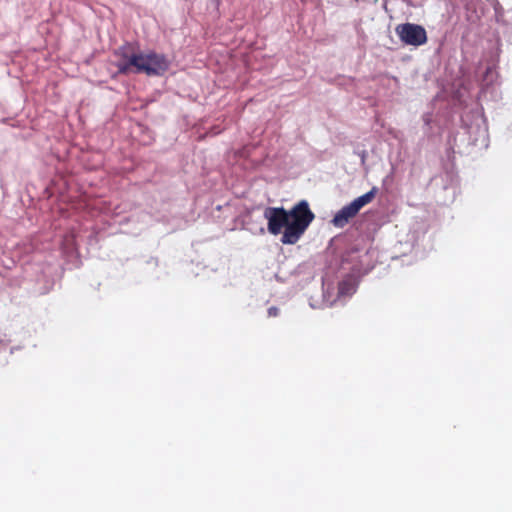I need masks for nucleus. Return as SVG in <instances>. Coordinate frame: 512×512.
Returning a JSON list of instances; mask_svg holds the SVG:
<instances>
[{"label":"nucleus","instance_id":"obj_8","mask_svg":"<svg viewBox=\"0 0 512 512\" xmlns=\"http://www.w3.org/2000/svg\"><path fill=\"white\" fill-rule=\"evenodd\" d=\"M121 60L117 63V67L120 73H127L131 67L135 68V64H132V59L134 57H139V54L132 53L128 55L126 53V48L122 47L120 49Z\"/></svg>","mask_w":512,"mask_h":512},{"label":"nucleus","instance_id":"obj_1","mask_svg":"<svg viewBox=\"0 0 512 512\" xmlns=\"http://www.w3.org/2000/svg\"><path fill=\"white\" fill-rule=\"evenodd\" d=\"M288 216L290 225L283 231L280 241L285 245H293L302 237L315 215L311 211L309 203L306 200H301L288 210Z\"/></svg>","mask_w":512,"mask_h":512},{"label":"nucleus","instance_id":"obj_4","mask_svg":"<svg viewBox=\"0 0 512 512\" xmlns=\"http://www.w3.org/2000/svg\"><path fill=\"white\" fill-rule=\"evenodd\" d=\"M263 217L267 220V230L271 235L283 234L290 225L288 210L284 207H265Z\"/></svg>","mask_w":512,"mask_h":512},{"label":"nucleus","instance_id":"obj_12","mask_svg":"<svg viewBox=\"0 0 512 512\" xmlns=\"http://www.w3.org/2000/svg\"><path fill=\"white\" fill-rule=\"evenodd\" d=\"M259 232H260L261 234H263V233L265 232V229H264L263 227H260V228H259Z\"/></svg>","mask_w":512,"mask_h":512},{"label":"nucleus","instance_id":"obj_2","mask_svg":"<svg viewBox=\"0 0 512 512\" xmlns=\"http://www.w3.org/2000/svg\"><path fill=\"white\" fill-rule=\"evenodd\" d=\"M131 63L135 64L137 73L144 72L149 76L162 75L169 68V61L166 57L157 53L139 54V57H134Z\"/></svg>","mask_w":512,"mask_h":512},{"label":"nucleus","instance_id":"obj_11","mask_svg":"<svg viewBox=\"0 0 512 512\" xmlns=\"http://www.w3.org/2000/svg\"><path fill=\"white\" fill-rule=\"evenodd\" d=\"M429 121H430L429 117H428V116H425V117H424V122L428 125V124H429Z\"/></svg>","mask_w":512,"mask_h":512},{"label":"nucleus","instance_id":"obj_9","mask_svg":"<svg viewBox=\"0 0 512 512\" xmlns=\"http://www.w3.org/2000/svg\"><path fill=\"white\" fill-rule=\"evenodd\" d=\"M377 190V187H373L370 191L366 192L365 194L357 197L352 202H350V204L357 211V213L363 206L367 205L373 200L377 193Z\"/></svg>","mask_w":512,"mask_h":512},{"label":"nucleus","instance_id":"obj_7","mask_svg":"<svg viewBox=\"0 0 512 512\" xmlns=\"http://www.w3.org/2000/svg\"><path fill=\"white\" fill-rule=\"evenodd\" d=\"M356 215L357 211L349 203L336 212L331 222L335 227L343 228Z\"/></svg>","mask_w":512,"mask_h":512},{"label":"nucleus","instance_id":"obj_3","mask_svg":"<svg viewBox=\"0 0 512 512\" xmlns=\"http://www.w3.org/2000/svg\"><path fill=\"white\" fill-rule=\"evenodd\" d=\"M395 33L400 41L408 46L419 47L427 42V32L422 25L402 23L395 27Z\"/></svg>","mask_w":512,"mask_h":512},{"label":"nucleus","instance_id":"obj_5","mask_svg":"<svg viewBox=\"0 0 512 512\" xmlns=\"http://www.w3.org/2000/svg\"><path fill=\"white\" fill-rule=\"evenodd\" d=\"M323 302L328 306H332L338 301H342V298L352 296L357 289V282L352 277H347L339 283L338 295L335 300L328 299V289H325V283H323Z\"/></svg>","mask_w":512,"mask_h":512},{"label":"nucleus","instance_id":"obj_6","mask_svg":"<svg viewBox=\"0 0 512 512\" xmlns=\"http://www.w3.org/2000/svg\"><path fill=\"white\" fill-rule=\"evenodd\" d=\"M481 123H476L467 128V133L471 143L475 146H488V130L483 119H480Z\"/></svg>","mask_w":512,"mask_h":512},{"label":"nucleus","instance_id":"obj_10","mask_svg":"<svg viewBox=\"0 0 512 512\" xmlns=\"http://www.w3.org/2000/svg\"><path fill=\"white\" fill-rule=\"evenodd\" d=\"M267 312L269 317H276L279 314V309L275 306H271L270 308H268Z\"/></svg>","mask_w":512,"mask_h":512}]
</instances>
